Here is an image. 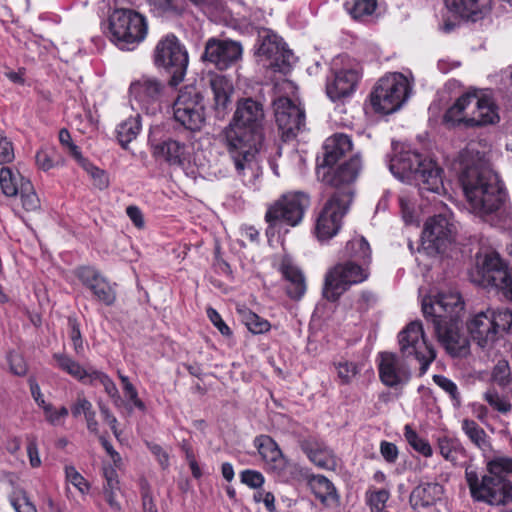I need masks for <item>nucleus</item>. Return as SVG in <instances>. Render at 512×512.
I'll return each mask as SVG.
<instances>
[{"instance_id":"1","label":"nucleus","mask_w":512,"mask_h":512,"mask_svg":"<svg viewBox=\"0 0 512 512\" xmlns=\"http://www.w3.org/2000/svg\"><path fill=\"white\" fill-rule=\"evenodd\" d=\"M459 181L467 201L468 209L476 216L485 219L506 212L502 183L484 156L471 148L459 156Z\"/></svg>"},{"instance_id":"2","label":"nucleus","mask_w":512,"mask_h":512,"mask_svg":"<svg viewBox=\"0 0 512 512\" xmlns=\"http://www.w3.org/2000/svg\"><path fill=\"white\" fill-rule=\"evenodd\" d=\"M464 303L458 292H440L422 300V311L428 325H431L438 341L452 356L467 353L469 340L459 332L458 319Z\"/></svg>"},{"instance_id":"3","label":"nucleus","mask_w":512,"mask_h":512,"mask_svg":"<svg viewBox=\"0 0 512 512\" xmlns=\"http://www.w3.org/2000/svg\"><path fill=\"white\" fill-rule=\"evenodd\" d=\"M389 170L400 181L418 186L421 194L429 192L441 196L447 193L442 168L433 160L422 156L408 146L394 145ZM435 201V196H433Z\"/></svg>"},{"instance_id":"4","label":"nucleus","mask_w":512,"mask_h":512,"mask_svg":"<svg viewBox=\"0 0 512 512\" xmlns=\"http://www.w3.org/2000/svg\"><path fill=\"white\" fill-rule=\"evenodd\" d=\"M512 457L495 456L486 461V472L479 476L477 471L467 468L465 479L471 498L490 506H504L512 503Z\"/></svg>"},{"instance_id":"5","label":"nucleus","mask_w":512,"mask_h":512,"mask_svg":"<svg viewBox=\"0 0 512 512\" xmlns=\"http://www.w3.org/2000/svg\"><path fill=\"white\" fill-rule=\"evenodd\" d=\"M352 149L350 137L343 133H335L324 143V157L317 166V176L323 182L340 188L351 186L361 169V159L358 155L341 164L337 169L333 166Z\"/></svg>"},{"instance_id":"6","label":"nucleus","mask_w":512,"mask_h":512,"mask_svg":"<svg viewBox=\"0 0 512 512\" xmlns=\"http://www.w3.org/2000/svg\"><path fill=\"white\" fill-rule=\"evenodd\" d=\"M264 112L262 105L246 98L238 102L233 122L225 129L226 144H262V122Z\"/></svg>"},{"instance_id":"7","label":"nucleus","mask_w":512,"mask_h":512,"mask_svg":"<svg viewBox=\"0 0 512 512\" xmlns=\"http://www.w3.org/2000/svg\"><path fill=\"white\" fill-rule=\"evenodd\" d=\"M470 278L479 286L500 290L506 300L512 301V275L495 250L487 248L477 252Z\"/></svg>"},{"instance_id":"8","label":"nucleus","mask_w":512,"mask_h":512,"mask_svg":"<svg viewBox=\"0 0 512 512\" xmlns=\"http://www.w3.org/2000/svg\"><path fill=\"white\" fill-rule=\"evenodd\" d=\"M310 204L307 194L290 191L282 194L267 206L265 221L268 224L266 233L274 234L285 227L298 226Z\"/></svg>"},{"instance_id":"9","label":"nucleus","mask_w":512,"mask_h":512,"mask_svg":"<svg viewBox=\"0 0 512 512\" xmlns=\"http://www.w3.org/2000/svg\"><path fill=\"white\" fill-rule=\"evenodd\" d=\"M110 40L121 50H133L147 35L146 18L131 9H115L108 19Z\"/></svg>"},{"instance_id":"10","label":"nucleus","mask_w":512,"mask_h":512,"mask_svg":"<svg viewBox=\"0 0 512 512\" xmlns=\"http://www.w3.org/2000/svg\"><path fill=\"white\" fill-rule=\"evenodd\" d=\"M152 154L172 167L181 169L186 175L193 176L201 165L195 153L194 144L189 140L167 137L157 140L153 134L149 137Z\"/></svg>"},{"instance_id":"11","label":"nucleus","mask_w":512,"mask_h":512,"mask_svg":"<svg viewBox=\"0 0 512 512\" xmlns=\"http://www.w3.org/2000/svg\"><path fill=\"white\" fill-rule=\"evenodd\" d=\"M353 195L352 186L337 188L324 205L315 224V235L319 242L325 243L337 235L342 225V218L352 203Z\"/></svg>"},{"instance_id":"12","label":"nucleus","mask_w":512,"mask_h":512,"mask_svg":"<svg viewBox=\"0 0 512 512\" xmlns=\"http://www.w3.org/2000/svg\"><path fill=\"white\" fill-rule=\"evenodd\" d=\"M411 85L401 73H388L376 83L370 95L373 109L382 114L397 111L409 97Z\"/></svg>"},{"instance_id":"13","label":"nucleus","mask_w":512,"mask_h":512,"mask_svg":"<svg viewBox=\"0 0 512 512\" xmlns=\"http://www.w3.org/2000/svg\"><path fill=\"white\" fill-rule=\"evenodd\" d=\"M362 77L359 62L347 55L333 59L331 75L327 77L326 94L332 101H340L350 97L356 90Z\"/></svg>"},{"instance_id":"14","label":"nucleus","mask_w":512,"mask_h":512,"mask_svg":"<svg viewBox=\"0 0 512 512\" xmlns=\"http://www.w3.org/2000/svg\"><path fill=\"white\" fill-rule=\"evenodd\" d=\"M188 62L187 50L175 35L168 34L158 41L154 49V64L171 74V85L177 86L183 80Z\"/></svg>"},{"instance_id":"15","label":"nucleus","mask_w":512,"mask_h":512,"mask_svg":"<svg viewBox=\"0 0 512 512\" xmlns=\"http://www.w3.org/2000/svg\"><path fill=\"white\" fill-rule=\"evenodd\" d=\"M165 84L154 76L142 75L129 86V102L133 110L155 115L162 110Z\"/></svg>"},{"instance_id":"16","label":"nucleus","mask_w":512,"mask_h":512,"mask_svg":"<svg viewBox=\"0 0 512 512\" xmlns=\"http://www.w3.org/2000/svg\"><path fill=\"white\" fill-rule=\"evenodd\" d=\"M256 56L263 67L282 74H287L296 61L283 40L270 30L259 33Z\"/></svg>"},{"instance_id":"17","label":"nucleus","mask_w":512,"mask_h":512,"mask_svg":"<svg viewBox=\"0 0 512 512\" xmlns=\"http://www.w3.org/2000/svg\"><path fill=\"white\" fill-rule=\"evenodd\" d=\"M173 116L176 122L190 131H200L206 124L204 99L193 87L179 91L173 103Z\"/></svg>"},{"instance_id":"18","label":"nucleus","mask_w":512,"mask_h":512,"mask_svg":"<svg viewBox=\"0 0 512 512\" xmlns=\"http://www.w3.org/2000/svg\"><path fill=\"white\" fill-rule=\"evenodd\" d=\"M400 351L405 358H414L425 373L436 357L432 345L428 344L421 322L409 323L398 335Z\"/></svg>"},{"instance_id":"19","label":"nucleus","mask_w":512,"mask_h":512,"mask_svg":"<svg viewBox=\"0 0 512 512\" xmlns=\"http://www.w3.org/2000/svg\"><path fill=\"white\" fill-rule=\"evenodd\" d=\"M367 277V269L362 263L355 261L339 263L326 275L324 297L330 301H336L352 285L365 281Z\"/></svg>"},{"instance_id":"20","label":"nucleus","mask_w":512,"mask_h":512,"mask_svg":"<svg viewBox=\"0 0 512 512\" xmlns=\"http://www.w3.org/2000/svg\"><path fill=\"white\" fill-rule=\"evenodd\" d=\"M229 156L234 164L237 177L244 185L257 190L262 170L256 159L261 144H226Z\"/></svg>"},{"instance_id":"21","label":"nucleus","mask_w":512,"mask_h":512,"mask_svg":"<svg viewBox=\"0 0 512 512\" xmlns=\"http://www.w3.org/2000/svg\"><path fill=\"white\" fill-rule=\"evenodd\" d=\"M455 226L451 215L439 213L429 218L422 231L421 248L429 255L443 253L452 242Z\"/></svg>"},{"instance_id":"22","label":"nucleus","mask_w":512,"mask_h":512,"mask_svg":"<svg viewBox=\"0 0 512 512\" xmlns=\"http://www.w3.org/2000/svg\"><path fill=\"white\" fill-rule=\"evenodd\" d=\"M275 120L285 141L290 140L304 128L305 111L300 104L287 97L273 101Z\"/></svg>"},{"instance_id":"23","label":"nucleus","mask_w":512,"mask_h":512,"mask_svg":"<svg viewBox=\"0 0 512 512\" xmlns=\"http://www.w3.org/2000/svg\"><path fill=\"white\" fill-rule=\"evenodd\" d=\"M242 45L229 39L210 38L206 42L203 58L218 69L225 70L242 57Z\"/></svg>"},{"instance_id":"24","label":"nucleus","mask_w":512,"mask_h":512,"mask_svg":"<svg viewBox=\"0 0 512 512\" xmlns=\"http://www.w3.org/2000/svg\"><path fill=\"white\" fill-rule=\"evenodd\" d=\"M379 358V377L381 382L392 388L406 385L411 372L405 360L391 352H381Z\"/></svg>"},{"instance_id":"25","label":"nucleus","mask_w":512,"mask_h":512,"mask_svg":"<svg viewBox=\"0 0 512 512\" xmlns=\"http://www.w3.org/2000/svg\"><path fill=\"white\" fill-rule=\"evenodd\" d=\"M483 90L470 89L456 99L450 106L445 115L444 121L451 125L464 124L465 126H474L472 118H476L477 108L480 102V93Z\"/></svg>"},{"instance_id":"26","label":"nucleus","mask_w":512,"mask_h":512,"mask_svg":"<svg viewBox=\"0 0 512 512\" xmlns=\"http://www.w3.org/2000/svg\"><path fill=\"white\" fill-rule=\"evenodd\" d=\"M76 277L93 295L107 306L114 304L116 291L114 285L92 266H81L75 270Z\"/></svg>"},{"instance_id":"27","label":"nucleus","mask_w":512,"mask_h":512,"mask_svg":"<svg viewBox=\"0 0 512 512\" xmlns=\"http://www.w3.org/2000/svg\"><path fill=\"white\" fill-rule=\"evenodd\" d=\"M467 330L472 340L483 349H490L497 342L490 309L475 314L468 321Z\"/></svg>"},{"instance_id":"28","label":"nucleus","mask_w":512,"mask_h":512,"mask_svg":"<svg viewBox=\"0 0 512 512\" xmlns=\"http://www.w3.org/2000/svg\"><path fill=\"white\" fill-rule=\"evenodd\" d=\"M446 8L463 19L477 21L491 8V0H444Z\"/></svg>"},{"instance_id":"29","label":"nucleus","mask_w":512,"mask_h":512,"mask_svg":"<svg viewBox=\"0 0 512 512\" xmlns=\"http://www.w3.org/2000/svg\"><path fill=\"white\" fill-rule=\"evenodd\" d=\"M279 270L283 277L289 282L287 286L288 296L295 300L301 299L306 292L305 277L289 255H283L281 257Z\"/></svg>"},{"instance_id":"30","label":"nucleus","mask_w":512,"mask_h":512,"mask_svg":"<svg viewBox=\"0 0 512 512\" xmlns=\"http://www.w3.org/2000/svg\"><path fill=\"white\" fill-rule=\"evenodd\" d=\"M254 445L268 469L279 473L285 468L286 460L279 446L270 436L256 437Z\"/></svg>"},{"instance_id":"31","label":"nucleus","mask_w":512,"mask_h":512,"mask_svg":"<svg viewBox=\"0 0 512 512\" xmlns=\"http://www.w3.org/2000/svg\"><path fill=\"white\" fill-rule=\"evenodd\" d=\"M308 485L314 496L326 507L336 508L339 505V496L333 483L322 475H312Z\"/></svg>"},{"instance_id":"32","label":"nucleus","mask_w":512,"mask_h":512,"mask_svg":"<svg viewBox=\"0 0 512 512\" xmlns=\"http://www.w3.org/2000/svg\"><path fill=\"white\" fill-rule=\"evenodd\" d=\"M443 487L438 483H424L413 489L409 502L413 509L426 508L441 499Z\"/></svg>"},{"instance_id":"33","label":"nucleus","mask_w":512,"mask_h":512,"mask_svg":"<svg viewBox=\"0 0 512 512\" xmlns=\"http://www.w3.org/2000/svg\"><path fill=\"white\" fill-rule=\"evenodd\" d=\"M499 119V108L491 92L483 90L482 93H480V102L477 108L476 118H472L474 126L495 124Z\"/></svg>"},{"instance_id":"34","label":"nucleus","mask_w":512,"mask_h":512,"mask_svg":"<svg viewBox=\"0 0 512 512\" xmlns=\"http://www.w3.org/2000/svg\"><path fill=\"white\" fill-rule=\"evenodd\" d=\"M437 448L440 455L453 465H457L466 456L465 448L460 440L450 435H441L437 438Z\"/></svg>"},{"instance_id":"35","label":"nucleus","mask_w":512,"mask_h":512,"mask_svg":"<svg viewBox=\"0 0 512 512\" xmlns=\"http://www.w3.org/2000/svg\"><path fill=\"white\" fill-rule=\"evenodd\" d=\"M53 359L56 362V366L62 371L66 372L76 380L89 384L94 369H86L80 363L72 359L66 354L55 353Z\"/></svg>"},{"instance_id":"36","label":"nucleus","mask_w":512,"mask_h":512,"mask_svg":"<svg viewBox=\"0 0 512 512\" xmlns=\"http://www.w3.org/2000/svg\"><path fill=\"white\" fill-rule=\"evenodd\" d=\"M210 86L214 95V107L217 112H224L230 104V97L233 92V85L224 76L211 78Z\"/></svg>"},{"instance_id":"37","label":"nucleus","mask_w":512,"mask_h":512,"mask_svg":"<svg viewBox=\"0 0 512 512\" xmlns=\"http://www.w3.org/2000/svg\"><path fill=\"white\" fill-rule=\"evenodd\" d=\"M23 181L29 180L24 178L18 171H14L10 167H2L0 169V187L5 196H16L22 189Z\"/></svg>"},{"instance_id":"38","label":"nucleus","mask_w":512,"mask_h":512,"mask_svg":"<svg viewBox=\"0 0 512 512\" xmlns=\"http://www.w3.org/2000/svg\"><path fill=\"white\" fill-rule=\"evenodd\" d=\"M370 246L362 236H355L347 242L345 255L350 258L349 261H355L366 265L370 260Z\"/></svg>"},{"instance_id":"39","label":"nucleus","mask_w":512,"mask_h":512,"mask_svg":"<svg viewBox=\"0 0 512 512\" xmlns=\"http://www.w3.org/2000/svg\"><path fill=\"white\" fill-rule=\"evenodd\" d=\"M305 451L309 459L318 467L323 469H334L336 459L333 452L326 446L315 444L314 446H305Z\"/></svg>"},{"instance_id":"40","label":"nucleus","mask_w":512,"mask_h":512,"mask_svg":"<svg viewBox=\"0 0 512 512\" xmlns=\"http://www.w3.org/2000/svg\"><path fill=\"white\" fill-rule=\"evenodd\" d=\"M141 117L139 114L131 116L121 122L117 127V138L123 148L138 136L141 130Z\"/></svg>"},{"instance_id":"41","label":"nucleus","mask_w":512,"mask_h":512,"mask_svg":"<svg viewBox=\"0 0 512 512\" xmlns=\"http://www.w3.org/2000/svg\"><path fill=\"white\" fill-rule=\"evenodd\" d=\"M461 428L470 441L479 449L486 451L490 448L489 437L475 421L464 419Z\"/></svg>"},{"instance_id":"42","label":"nucleus","mask_w":512,"mask_h":512,"mask_svg":"<svg viewBox=\"0 0 512 512\" xmlns=\"http://www.w3.org/2000/svg\"><path fill=\"white\" fill-rule=\"evenodd\" d=\"M404 437L408 444L422 456L429 458L433 455V449L428 440L419 435L410 425L405 426Z\"/></svg>"},{"instance_id":"43","label":"nucleus","mask_w":512,"mask_h":512,"mask_svg":"<svg viewBox=\"0 0 512 512\" xmlns=\"http://www.w3.org/2000/svg\"><path fill=\"white\" fill-rule=\"evenodd\" d=\"M205 8H216L217 0H190ZM149 5L158 12L175 11L180 9V0H147Z\"/></svg>"},{"instance_id":"44","label":"nucleus","mask_w":512,"mask_h":512,"mask_svg":"<svg viewBox=\"0 0 512 512\" xmlns=\"http://www.w3.org/2000/svg\"><path fill=\"white\" fill-rule=\"evenodd\" d=\"M490 314L498 341L512 326V311L508 308L490 309Z\"/></svg>"},{"instance_id":"45","label":"nucleus","mask_w":512,"mask_h":512,"mask_svg":"<svg viewBox=\"0 0 512 512\" xmlns=\"http://www.w3.org/2000/svg\"><path fill=\"white\" fill-rule=\"evenodd\" d=\"M338 380L341 384H350L360 373L361 366L353 361H339L334 364Z\"/></svg>"},{"instance_id":"46","label":"nucleus","mask_w":512,"mask_h":512,"mask_svg":"<svg viewBox=\"0 0 512 512\" xmlns=\"http://www.w3.org/2000/svg\"><path fill=\"white\" fill-rule=\"evenodd\" d=\"M242 320L248 330L253 334L266 333L271 328L270 323L266 319L258 316L256 313L250 310L243 312Z\"/></svg>"},{"instance_id":"47","label":"nucleus","mask_w":512,"mask_h":512,"mask_svg":"<svg viewBox=\"0 0 512 512\" xmlns=\"http://www.w3.org/2000/svg\"><path fill=\"white\" fill-rule=\"evenodd\" d=\"M18 194H20L22 206L26 211H36L40 208V199L30 181L22 182V189Z\"/></svg>"},{"instance_id":"48","label":"nucleus","mask_w":512,"mask_h":512,"mask_svg":"<svg viewBox=\"0 0 512 512\" xmlns=\"http://www.w3.org/2000/svg\"><path fill=\"white\" fill-rule=\"evenodd\" d=\"M376 7V0H356L349 13L356 20L366 21L374 14Z\"/></svg>"},{"instance_id":"49","label":"nucleus","mask_w":512,"mask_h":512,"mask_svg":"<svg viewBox=\"0 0 512 512\" xmlns=\"http://www.w3.org/2000/svg\"><path fill=\"white\" fill-rule=\"evenodd\" d=\"M91 376L92 378L89 384L93 385L100 383L104 387V390L109 395V397L113 399L116 405H118L120 402V395L113 380L107 374L98 370L93 371Z\"/></svg>"},{"instance_id":"50","label":"nucleus","mask_w":512,"mask_h":512,"mask_svg":"<svg viewBox=\"0 0 512 512\" xmlns=\"http://www.w3.org/2000/svg\"><path fill=\"white\" fill-rule=\"evenodd\" d=\"M9 502L15 512H37L35 505L23 489H14L9 495Z\"/></svg>"},{"instance_id":"51","label":"nucleus","mask_w":512,"mask_h":512,"mask_svg":"<svg viewBox=\"0 0 512 512\" xmlns=\"http://www.w3.org/2000/svg\"><path fill=\"white\" fill-rule=\"evenodd\" d=\"M65 480L73 485L80 494L86 495L90 490L89 482L77 471L73 465H65Z\"/></svg>"},{"instance_id":"52","label":"nucleus","mask_w":512,"mask_h":512,"mask_svg":"<svg viewBox=\"0 0 512 512\" xmlns=\"http://www.w3.org/2000/svg\"><path fill=\"white\" fill-rule=\"evenodd\" d=\"M390 498V492L387 489H372L366 492V501L371 511L378 512L386 508V503Z\"/></svg>"},{"instance_id":"53","label":"nucleus","mask_w":512,"mask_h":512,"mask_svg":"<svg viewBox=\"0 0 512 512\" xmlns=\"http://www.w3.org/2000/svg\"><path fill=\"white\" fill-rule=\"evenodd\" d=\"M434 382L449 395L454 407L461 405V397L457 385L450 379L442 375H435Z\"/></svg>"},{"instance_id":"54","label":"nucleus","mask_w":512,"mask_h":512,"mask_svg":"<svg viewBox=\"0 0 512 512\" xmlns=\"http://www.w3.org/2000/svg\"><path fill=\"white\" fill-rule=\"evenodd\" d=\"M42 409L45 419L53 426H62L69 414V411L65 406L56 408L52 404H47Z\"/></svg>"},{"instance_id":"55","label":"nucleus","mask_w":512,"mask_h":512,"mask_svg":"<svg viewBox=\"0 0 512 512\" xmlns=\"http://www.w3.org/2000/svg\"><path fill=\"white\" fill-rule=\"evenodd\" d=\"M485 401L496 411L507 413L511 410V404L502 397L495 389H488L484 393Z\"/></svg>"},{"instance_id":"56","label":"nucleus","mask_w":512,"mask_h":512,"mask_svg":"<svg viewBox=\"0 0 512 512\" xmlns=\"http://www.w3.org/2000/svg\"><path fill=\"white\" fill-rule=\"evenodd\" d=\"M55 156L56 151L54 148L43 147L36 153V164L41 170L48 171L56 165L57 160Z\"/></svg>"},{"instance_id":"57","label":"nucleus","mask_w":512,"mask_h":512,"mask_svg":"<svg viewBox=\"0 0 512 512\" xmlns=\"http://www.w3.org/2000/svg\"><path fill=\"white\" fill-rule=\"evenodd\" d=\"M78 163L90 174V176L94 180V185L96 187H98L99 189H105L108 187L109 180L106 173L103 170L93 166L86 159L85 162Z\"/></svg>"},{"instance_id":"58","label":"nucleus","mask_w":512,"mask_h":512,"mask_svg":"<svg viewBox=\"0 0 512 512\" xmlns=\"http://www.w3.org/2000/svg\"><path fill=\"white\" fill-rule=\"evenodd\" d=\"M510 367L507 361H499L494 367L493 380L500 386L505 387L510 382Z\"/></svg>"},{"instance_id":"59","label":"nucleus","mask_w":512,"mask_h":512,"mask_svg":"<svg viewBox=\"0 0 512 512\" xmlns=\"http://www.w3.org/2000/svg\"><path fill=\"white\" fill-rule=\"evenodd\" d=\"M60 143L68 149L69 153L78 161L85 162V158L81 155L79 148L73 143L71 135L67 129L59 131Z\"/></svg>"},{"instance_id":"60","label":"nucleus","mask_w":512,"mask_h":512,"mask_svg":"<svg viewBox=\"0 0 512 512\" xmlns=\"http://www.w3.org/2000/svg\"><path fill=\"white\" fill-rule=\"evenodd\" d=\"M93 406L92 403L86 399L82 394H78L75 402L71 406L72 415L77 418L81 415L87 416L92 413Z\"/></svg>"},{"instance_id":"61","label":"nucleus","mask_w":512,"mask_h":512,"mask_svg":"<svg viewBox=\"0 0 512 512\" xmlns=\"http://www.w3.org/2000/svg\"><path fill=\"white\" fill-rule=\"evenodd\" d=\"M241 481L250 488H259L264 483V476L255 470H245L241 473Z\"/></svg>"},{"instance_id":"62","label":"nucleus","mask_w":512,"mask_h":512,"mask_svg":"<svg viewBox=\"0 0 512 512\" xmlns=\"http://www.w3.org/2000/svg\"><path fill=\"white\" fill-rule=\"evenodd\" d=\"M380 453L384 460L389 464L395 463L399 456L397 446L394 443L385 440L380 443Z\"/></svg>"},{"instance_id":"63","label":"nucleus","mask_w":512,"mask_h":512,"mask_svg":"<svg viewBox=\"0 0 512 512\" xmlns=\"http://www.w3.org/2000/svg\"><path fill=\"white\" fill-rule=\"evenodd\" d=\"M69 336L73 342L74 349L76 353H81L83 351V342L81 337V332L79 329V325L75 319L69 318Z\"/></svg>"},{"instance_id":"64","label":"nucleus","mask_w":512,"mask_h":512,"mask_svg":"<svg viewBox=\"0 0 512 512\" xmlns=\"http://www.w3.org/2000/svg\"><path fill=\"white\" fill-rule=\"evenodd\" d=\"M15 158L12 142L6 137L0 141V165L11 163Z\"/></svg>"}]
</instances>
